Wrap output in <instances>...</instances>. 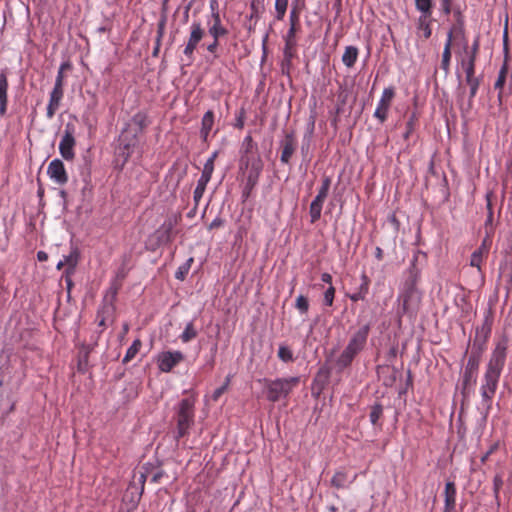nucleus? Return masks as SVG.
I'll return each instance as SVG.
<instances>
[{"label":"nucleus","instance_id":"22","mask_svg":"<svg viewBox=\"0 0 512 512\" xmlns=\"http://www.w3.org/2000/svg\"><path fill=\"white\" fill-rule=\"evenodd\" d=\"M297 26L290 25L289 30L287 31V34L285 36V49H284V55L286 58H290L292 56V50L296 46V31Z\"/></svg>","mask_w":512,"mask_h":512},{"label":"nucleus","instance_id":"42","mask_svg":"<svg viewBox=\"0 0 512 512\" xmlns=\"http://www.w3.org/2000/svg\"><path fill=\"white\" fill-rule=\"evenodd\" d=\"M250 10H254L255 13H263L265 11V0H251Z\"/></svg>","mask_w":512,"mask_h":512},{"label":"nucleus","instance_id":"11","mask_svg":"<svg viewBox=\"0 0 512 512\" xmlns=\"http://www.w3.org/2000/svg\"><path fill=\"white\" fill-rule=\"evenodd\" d=\"M394 96L395 90L393 87L384 88L374 112V117L377 118L381 123L385 122L387 119L388 111Z\"/></svg>","mask_w":512,"mask_h":512},{"label":"nucleus","instance_id":"15","mask_svg":"<svg viewBox=\"0 0 512 512\" xmlns=\"http://www.w3.org/2000/svg\"><path fill=\"white\" fill-rule=\"evenodd\" d=\"M479 367V357L471 355L468 358L464 374H463V385L466 388L469 385L476 383L477 371Z\"/></svg>","mask_w":512,"mask_h":512},{"label":"nucleus","instance_id":"61","mask_svg":"<svg viewBox=\"0 0 512 512\" xmlns=\"http://www.w3.org/2000/svg\"><path fill=\"white\" fill-rule=\"evenodd\" d=\"M217 155H218L217 151L213 152L212 155L207 159V161H211V163L214 164V161H215Z\"/></svg>","mask_w":512,"mask_h":512},{"label":"nucleus","instance_id":"64","mask_svg":"<svg viewBox=\"0 0 512 512\" xmlns=\"http://www.w3.org/2000/svg\"><path fill=\"white\" fill-rule=\"evenodd\" d=\"M244 143L250 145L252 143V138L250 136L245 137Z\"/></svg>","mask_w":512,"mask_h":512},{"label":"nucleus","instance_id":"63","mask_svg":"<svg viewBox=\"0 0 512 512\" xmlns=\"http://www.w3.org/2000/svg\"><path fill=\"white\" fill-rule=\"evenodd\" d=\"M64 266H65L64 261H63V260H60V261L58 262V264H57L56 268H57L58 270H60V269H62V267H64Z\"/></svg>","mask_w":512,"mask_h":512},{"label":"nucleus","instance_id":"46","mask_svg":"<svg viewBox=\"0 0 512 512\" xmlns=\"http://www.w3.org/2000/svg\"><path fill=\"white\" fill-rule=\"evenodd\" d=\"M331 180L329 177H326L322 181V185L318 191V194L327 197L329 189H330Z\"/></svg>","mask_w":512,"mask_h":512},{"label":"nucleus","instance_id":"10","mask_svg":"<svg viewBox=\"0 0 512 512\" xmlns=\"http://www.w3.org/2000/svg\"><path fill=\"white\" fill-rule=\"evenodd\" d=\"M74 146V127L71 124H67L59 143V152L65 160H72L74 158Z\"/></svg>","mask_w":512,"mask_h":512},{"label":"nucleus","instance_id":"31","mask_svg":"<svg viewBox=\"0 0 512 512\" xmlns=\"http://www.w3.org/2000/svg\"><path fill=\"white\" fill-rule=\"evenodd\" d=\"M277 355L280 360L286 363L294 360L293 351L284 344L279 346Z\"/></svg>","mask_w":512,"mask_h":512},{"label":"nucleus","instance_id":"9","mask_svg":"<svg viewBox=\"0 0 512 512\" xmlns=\"http://www.w3.org/2000/svg\"><path fill=\"white\" fill-rule=\"evenodd\" d=\"M458 36L464 38L463 28L461 26H453L447 34V39L442 53L441 68L444 70L445 74H448L450 70L451 47L453 37Z\"/></svg>","mask_w":512,"mask_h":512},{"label":"nucleus","instance_id":"26","mask_svg":"<svg viewBox=\"0 0 512 512\" xmlns=\"http://www.w3.org/2000/svg\"><path fill=\"white\" fill-rule=\"evenodd\" d=\"M431 16H419L418 18V21H417V28L418 30L422 31L423 32V36L425 39H428L430 38L431 34H432V29H431V26H430V18Z\"/></svg>","mask_w":512,"mask_h":512},{"label":"nucleus","instance_id":"37","mask_svg":"<svg viewBox=\"0 0 512 512\" xmlns=\"http://www.w3.org/2000/svg\"><path fill=\"white\" fill-rule=\"evenodd\" d=\"M383 408L380 404H375L370 412L369 418L373 425H376L380 417L382 416Z\"/></svg>","mask_w":512,"mask_h":512},{"label":"nucleus","instance_id":"8","mask_svg":"<svg viewBox=\"0 0 512 512\" xmlns=\"http://www.w3.org/2000/svg\"><path fill=\"white\" fill-rule=\"evenodd\" d=\"M205 34L206 32L200 21H193L191 23L190 34L183 50L184 55L190 60L193 59L194 52L204 38Z\"/></svg>","mask_w":512,"mask_h":512},{"label":"nucleus","instance_id":"43","mask_svg":"<svg viewBox=\"0 0 512 512\" xmlns=\"http://www.w3.org/2000/svg\"><path fill=\"white\" fill-rule=\"evenodd\" d=\"M482 260L483 255L481 254V251H474L471 255L470 265L472 267L480 268Z\"/></svg>","mask_w":512,"mask_h":512},{"label":"nucleus","instance_id":"18","mask_svg":"<svg viewBox=\"0 0 512 512\" xmlns=\"http://www.w3.org/2000/svg\"><path fill=\"white\" fill-rule=\"evenodd\" d=\"M444 512H456V487L454 482H447L444 489Z\"/></svg>","mask_w":512,"mask_h":512},{"label":"nucleus","instance_id":"50","mask_svg":"<svg viewBox=\"0 0 512 512\" xmlns=\"http://www.w3.org/2000/svg\"><path fill=\"white\" fill-rule=\"evenodd\" d=\"M212 174H213L212 171L203 170L202 174H201V177L199 179L209 183V181H210V179L212 177Z\"/></svg>","mask_w":512,"mask_h":512},{"label":"nucleus","instance_id":"38","mask_svg":"<svg viewBox=\"0 0 512 512\" xmlns=\"http://www.w3.org/2000/svg\"><path fill=\"white\" fill-rule=\"evenodd\" d=\"M321 212H322V206L314 204V203L311 202L310 209H309V214H310L311 222L312 223H315L316 221H318L320 219Z\"/></svg>","mask_w":512,"mask_h":512},{"label":"nucleus","instance_id":"45","mask_svg":"<svg viewBox=\"0 0 512 512\" xmlns=\"http://www.w3.org/2000/svg\"><path fill=\"white\" fill-rule=\"evenodd\" d=\"M228 385H229V378L226 379L225 383L220 386L219 388H217L211 395V398L213 401H217L221 396L222 394L227 390L228 388Z\"/></svg>","mask_w":512,"mask_h":512},{"label":"nucleus","instance_id":"20","mask_svg":"<svg viewBox=\"0 0 512 512\" xmlns=\"http://www.w3.org/2000/svg\"><path fill=\"white\" fill-rule=\"evenodd\" d=\"M79 260V252L77 249L71 250V252L64 256L63 261L66 266L64 276L70 277L74 274L75 268Z\"/></svg>","mask_w":512,"mask_h":512},{"label":"nucleus","instance_id":"39","mask_svg":"<svg viewBox=\"0 0 512 512\" xmlns=\"http://www.w3.org/2000/svg\"><path fill=\"white\" fill-rule=\"evenodd\" d=\"M335 297V288L333 285H330L323 295V302L326 306H332Z\"/></svg>","mask_w":512,"mask_h":512},{"label":"nucleus","instance_id":"13","mask_svg":"<svg viewBox=\"0 0 512 512\" xmlns=\"http://www.w3.org/2000/svg\"><path fill=\"white\" fill-rule=\"evenodd\" d=\"M246 167L249 169L246 187L253 189L256 186L259 176L263 170V163L259 157H255L246 160Z\"/></svg>","mask_w":512,"mask_h":512},{"label":"nucleus","instance_id":"4","mask_svg":"<svg viewBox=\"0 0 512 512\" xmlns=\"http://www.w3.org/2000/svg\"><path fill=\"white\" fill-rule=\"evenodd\" d=\"M267 399L277 402L286 399L289 394L299 385V377L276 378L274 380L264 379Z\"/></svg>","mask_w":512,"mask_h":512},{"label":"nucleus","instance_id":"60","mask_svg":"<svg viewBox=\"0 0 512 512\" xmlns=\"http://www.w3.org/2000/svg\"><path fill=\"white\" fill-rule=\"evenodd\" d=\"M217 5H218V4H217V1H216V0H212V1L210 2V8H211L212 13H213V12H218V11L216 10Z\"/></svg>","mask_w":512,"mask_h":512},{"label":"nucleus","instance_id":"55","mask_svg":"<svg viewBox=\"0 0 512 512\" xmlns=\"http://www.w3.org/2000/svg\"><path fill=\"white\" fill-rule=\"evenodd\" d=\"M501 484H502V479L500 477H495V479H494V488H495V493L496 494L498 493V490H499Z\"/></svg>","mask_w":512,"mask_h":512},{"label":"nucleus","instance_id":"28","mask_svg":"<svg viewBox=\"0 0 512 512\" xmlns=\"http://www.w3.org/2000/svg\"><path fill=\"white\" fill-rule=\"evenodd\" d=\"M197 336V331L194 327L193 322H189L186 324L183 332L180 335V339L183 343H188L192 339H194Z\"/></svg>","mask_w":512,"mask_h":512},{"label":"nucleus","instance_id":"47","mask_svg":"<svg viewBox=\"0 0 512 512\" xmlns=\"http://www.w3.org/2000/svg\"><path fill=\"white\" fill-rule=\"evenodd\" d=\"M453 0H441V10L444 15H449L452 10Z\"/></svg>","mask_w":512,"mask_h":512},{"label":"nucleus","instance_id":"58","mask_svg":"<svg viewBox=\"0 0 512 512\" xmlns=\"http://www.w3.org/2000/svg\"><path fill=\"white\" fill-rule=\"evenodd\" d=\"M261 14H262V13H257V14H256L254 10H251V13H250V15H249V19H250V20L255 19V20L257 21V20L260 18Z\"/></svg>","mask_w":512,"mask_h":512},{"label":"nucleus","instance_id":"57","mask_svg":"<svg viewBox=\"0 0 512 512\" xmlns=\"http://www.w3.org/2000/svg\"><path fill=\"white\" fill-rule=\"evenodd\" d=\"M37 258L39 261H45V260H47V254L43 251H39L37 253Z\"/></svg>","mask_w":512,"mask_h":512},{"label":"nucleus","instance_id":"23","mask_svg":"<svg viewBox=\"0 0 512 512\" xmlns=\"http://www.w3.org/2000/svg\"><path fill=\"white\" fill-rule=\"evenodd\" d=\"M358 54H359V50L357 47L347 46L342 55L343 64L348 68L353 67L358 59Z\"/></svg>","mask_w":512,"mask_h":512},{"label":"nucleus","instance_id":"5","mask_svg":"<svg viewBox=\"0 0 512 512\" xmlns=\"http://www.w3.org/2000/svg\"><path fill=\"white\" fill-rule=\"evenodd\" d=\"M195 399L188 397L182 399L176 410L177 438L185 436L194 423Z\"/></svg>","mask_w":512,"mask_h":512},{"label":"nucleus","instance_id":"44","mask_svg":"<svg viewBox=\"0 0 512 512\" xmlns=\"http://www.w3.org/2000/svg\"><path fill=\"white\" fill-rule=\"evenodd\" d=\"M478 50H479V39L478 38L474 40L473 45L470 50L468 48L467 42L464 43L465 55H473L474 58H476Z\"/></svg>","mask_w":512,"mask_h":512},{"label":"nucleus","instance_id":"12","mask_svg":"<svg viewBox=\"0 0 512 512\" xmlns=\"http://www.w3.org/2000/svg\"><path fill=\"white\" fill-rule=\"evenodd\" d=\"M183 360L184 354L181 351H165L158 355L157 365L160 371L168 373Z\"/></svg>","mask_w":512,"mask_h":512},{"label":"nucleus","instance_id":"53","mask_svg":"<svg viewBox=\"0 0 512 512\" xmlns=\"http://www.w3.org/2000/svg\"><path fill=\"white\" fill-rule=\"evenodd\" d=\"M476 251H481V254L484 255V254H487L488 253V244H487V239H484L481 246L476 250Z\"/></svg>","mask_w":512,"mask_h":512},{"label":"nucleus","instance_id":"54","mask_svg":"<svg viewBox=\"0 0 512 512\" xmlns=\"http://www.w3.org/2000/svg\"><path fill=\"white\" fill-rule=\"evenodd\" d=\"M321 280L324 282V283H327L330 285H332V276L329 274V273H323L321 275Z\"/></svg>","mask_w":512,"mask_h":512},{"label":"nucleus","instance_id":"32","mask_svg":"<svg viewBox=\"0 0 512 512\" xmlns=\"http://www.w3.org/2000/svg\"><path fill=\"white\" fill-rule=\"evenodd\" d=\"M287 7H288V0H275V11H276L275 18L278 21L283 20L285 14H286Z\"/></svg>","mask_w":512,"mask_h":512},{"label":"nucleus","instance_id":"1","mask_svg":"<svg viewBox=\"0 0 512 512\" xmlns=\"http://www.w3.org/2000/svg\"><path fill=\"white\" fill-rule=\"evenodd\" d=\"M506 354L507 340L503 339L496 344L481 379V402L479 409L484 417H487L491 410L492 401L496 394L500 376L505 365Z\"/></svg>","mask_w":512,"mask_h":512},{"label":"nucleus","instance_id":"36","mask_svg":"<svg viewBox=\"0 0 512 512\" xmlns=\"http://www.w3.org/2000/svg\"><path fill=\"white\" fill-rule=\"evenodd\" d=\"M295 307L302 313V314H306L308 312V309H309V302H308V299L303 296V295H299L297 298H296V302H295Z\"/></svg>","mask_w":512,"mask_h":512},{"label":"nucleus","instance_id":"33","mask_svg":"<svg viewBox=\"0 0 512 512\" xmlns=\"http://www.w3.org/2000/svg\"><path fill=\"white\" fill-rule=\"evenodd\" d=\"M207 184H208L207 182L198 179L197 186H196V188L194 190V194H193L195 206H197L199 204L201 198L203 197Z\"/></svg>","mask_w":512,"mask_h":512},{"label":"nucleus","instance_id":"51","mask_svg":"<svg viewBox=\"0 0 512 512\" xmlns=\"http://www.w3.org/2000/svg\"><path fill=\"white\" fill-rule=\"evenodd\" d=\"M223 225V220L219 217H216L209 225V229H215Z\"/></svg>","mask_w":512,"mask_h":512},{"label":"nucleus","instance_id":"59","mask_svg":"<svg viewBox=\"0 0 512 512\" xmlns=\"http://www.w3.org/2000/svg\"><path fill=\"white\" fill-rule=\"evenodd\" d=\"M375 257L378 259V260H381L382 257H383V251L380 247H377L376 248V251H375Z\"/></svg>","mask_w":512,"mask_h":512},{"label":"nucleus","instance_id":"21","mask_svg":"<svg viewBox=\"0 0 512 512\" xmlns=\"http://www.w3.org/2000/svg\"><path fill=\"white\" fill-rule=\"evenodd\" d=\"M214 125V113L212 111H207L201 121V138L206 142L208 140V136Z\"/></svg>","mask_w":512,"mask_h":512},{"label":"nucleus","instance_id":"30","mask_svg":"<svg viewBox=\"0 0 512 512\" xmlns=\"http://www.w3.org/2000/svg\"><path fill=\"white\" fill-rule=\"evenodd\" d=\"M347 483H348L347 474L343 471L336 472L331 479L332 486H334L338 489L346 487Z\"/></svg>","mask_w":512,"mask_h":512},{"label":"nucleus","instance_id":"52","mask_svg":"<svg viewBox=\"0 0 512 512\" xmlns=\"http://www.w3.org/2000/svg\"><path fill=\"white\" fill-rule=\"evenodd\" d=\"M326 197L320 194H317L312 203L320 205L323 207V203L325 201Z\"/></svg>","mask_w":512,"mask_h":512},{"label":"nucleus","instance_id":"25","mask_svg":"<svg viewBox=\"0 0 512 512\" xmlns=\"http://www.w3.org/2000/svg\"><path fill=\"white\" fill-rule=\"evenodd\" d=\"M475 61L473 55H465L461 60V66L465 72L466 77L475 76Z\"/></svg>","mask_w":512,"mask_h":512},{"label":"nucleus","instance_id":"17","mask_svg":"<svg viewBox=\"0 0 512 512\" xmlns=\"http://www.w3.org/2000/svg\"><path fill=\"white\" fill-rule=\"evenodd\" d=\"M64 95L63 89L53 88L50 92L49 103L46 109V117L52 119L58 110Z\"/></svg>","mask_w":512,"mask_h":512},{"label":"nucleus","instance_id":"34","mask_svg":"<svg viewBox=\"0 0 512 512\" xmlns=\"http://www.w3.org/2000/svg\"><path fill=\"white\" fill-rule=\"evenodd\" d=\"M66 68H69V64L67 62L62 63L59 67V70L57 72V76L55 79V84L53 88L63 89L64 85V70Z\"/></svg>","mask_w":512,"mask_h":512},{"label":"nucleus","instance_id":"48","mask_svg":"<svg viewBox=\"0 0 512 512\" xmlns=\"http://www.w3.org/2000/svg\"><path fill=\"white\" fill-rule=\"evenodd\" d=\"M289 22L292 26H297L299 22V12L296 8L291 9L289 14Z\"/></svg>","mask_w":512,"mask_h":512},{"label":"nucleus","instance_id":"62","mask_svg":"<svg viewBox=\"0 0 512 512\" xmlns=\"http://www.w3.org/2000/svg\"><path fill=\"white\" fill-rule=\"evenodd\" d=\"M65 280H66L67 288H68V290H70L72 285H73L72 280H71V276L70 277H66L65 276Z\"/></svg>","mask_w":512,"mask_h":512},{"label":"nucleus","instance_id":"3","mask_svg":"<svg viewBox=\"0 0 512 512\" xmlns=\"http://www.w3.org/2000/svg\"><path fill=\"white\" fill-rule=\"evenodd\" d=\"M370 332L369 324L361 326L350 338L347 346L338 357L336 364L343 369L351 364L355 356L363 350Z\"/></svg>","mask_w":512,"mask_h":512},{"label":"nucleus","instance_id":"29","mask_svg":"<svg viewBox=\"0 0 512 512\" xmlns=\"http://www.w3.org/2000/svg\"><path fill=\"white\" fill-rule=\"evenodd\" d=\"M141 341L139 339H136L133 341L131 346L127 349L126 354L123 358V363L130 362L139 352L141 348Z\"/></svg>","mask_w":512,"mask_h":512},{"label":"nucleus","instance_id":"19","mask_svg":"<svg viewBox=\"0 0 512 512\" xmlns=\"http://www.w3.org/2000/svg\"><path fill=\"white\" fill-rule=\"evenodd\" d=\"M8 79L5 73H0V117L5 115L8 104Z\"/></svg>","mask_w":512,"mask_h":512},{"label":"nucleus","instance_id":"40","mask_svg":"<svg viewBox=\"0 0 512 512\" xmlns=\"http://www.w3.org/2000/svg\"><path fill=\"white\" fill-rule=\"evenodd\" d=\"M192 261H193L192 259H189L187 263H185L184 265H182L178 268V270L175 273L176 279L183 280L186 277V275L189 271V268H190V263Z\"/></svg>","mask_w":512,"mask_h":512},{"label":"nucleus","instance_id":"27","mask_svg":"<svg viewBox=\"0 0 512 512\" xmlns=\"http://www.w3.org/2000/svg\"><path fill=\"white\" fill-rule=\"evenodd\" d=\"M415 7L420 12V16H431L433 0H415Z\"/></svg>","mask_w":512,"mask_h":512},{"label":"nucleus","instance_id":"16","mask_svg":"<svg viewBox=\"0 0 512 512\" xmlns=\"http://www.w3.org/2000/svg\"><path fill=\"white\" fill-rule=\"evenodd\" d=\"M297 147V141L293 134H286L284 140L281 142V157L282 163H289L292 155L294 154Z\"/></svg>","mask_w":512,"mask_h":512},{"label":"nucleus","instance_id":"56","mask_svg":"<svg viewBox=\"0 0 512 512\" xmlns=\"http://www.w3.org/2000/svg\"><path fill=\"white\" fill-rule=\"evenodd\" d=\"M203 170H207V171H214V164L211 163V161H206L205 164H204V167H203Z\"/></svg>","mask_w":512,"mask_h":512},{"label":"nucleus","instance_id":"14","mask_svg":"<svg viewBox=\"0 0 512 512\" xmlns=\"http://www.w3.org/2000/svg\"><path fill=\"white\" fill-rule=\"evenodd\" d=\"M47 174L57 184L63 185L68 181L64 164L59 159H54L49 163Z\"/></svg>","mask_w":512,"mask_h":512},{"label":"nucleus","instance_id":"35","mask_svg":"<svg viewBox=\"0 0 512 512\" xmlns=\"http://www.w3.org/2000/svg\"><path fill=\"white\" fill-rule=\"evenodd\" d=\"M466 83L468 84V86L470 88V99H473L477 94V91H478V88L480 85V81L477 77L471 76V77H466Z\"/></svg>","mask_w":512,"mask_h":512},{"label":"nucleus","instance_id":"6","mask_svg":"<svg viewBox=\"0 0 512 512\" xmlns=\"http://www.w3.org/2000/svg\"><path fill=\"white\" fill-rule=\"evenodd\" d=\"M146 117L142 113H137L132 118V123L137 126V128L132 131L130 127L124 129L120 135V147L119 153L125 158L128 159L130 156L131 149L136 145V137L137 134L142 130V128L146 125Z\"/></svg>","mask_w":512,"mask_h":512},{"label":"nucleus","instance_id":"7","mask_svg":"<svg viewBox=\"0 0 512 512\" xmlns=\"http://www.w3.org/2000/svg\"><path fill=\"white\" fill-rule=\"evenodd\" d=\"M212 21L208 22V33L213 41L206 46L209 53L214 54L219 46V39L228 34V30L222 25L219 12L211 13Z\"/></svg>","mask_w":512,"mask_h":512},{"label":"nucleus","instance_id":"24","mask_svg":"<svg viewBox=\"0 0 512 512\" xmlns=\"http://www.w3.org/2000/svg\"><path fill=\"white\" fill-rule=\"evenodd\" d=\"M361 279H362V283L359 287V290H357L356 293H353L349 296L350 300L353 302H357L359 300H364L366 298V295L368 294L369 279L365 274H363L361 276Z\"/></svg>","mask_w":512,"mask_h":512},{"label":"nucleus","instance_id":"2","mask_svg":"<svg viewBox=\"0 0 512 512\" xmlns=\"http://www.w3.org/2000/svg\"><path fill=\"white\" fill-rule=\"evenodd\" d=\"M419 271L413 263L406 272V279L403 282L397 301L400 304L398 313L406 315L410 319L416 317L422 300V293L417 288Z\"/></svg>","mask_w":512,"mask_h":512},{"label":"nucleus","instance_id":"41","mask_svg":"<svg viewBox=\"0 0 512 512\" xmlns=\"http://www.w3.org/2000/svg\"><path fill=\"white\" fill-rule=\"evenodd\" d=\"M416 119L417 117L415 113L411 114V116L409 117L406 123V132L404 133L405 139H408L410 134L413 132Z\"/></svg>","mask_w":512,"mask_h":512},{"label":"nucleus","instance_id":"49","mask_svg":"<svg viewBox=\"0 0 512 512\" xmlns=\"http://www.w3.org/2000/svg\"><path fill=\"white\" fill-rule=\"evenodd\" d=\"M505 83V74L503 71L500 72L494 86L496 89H501Z\"/></svg>","mask_w":512,"mask_h":512}]
</instances>
